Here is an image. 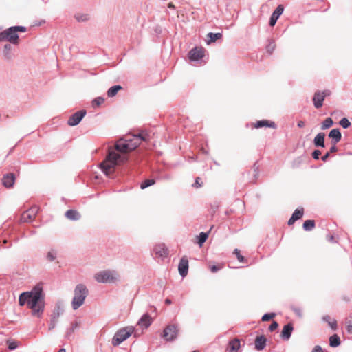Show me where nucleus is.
I'll list each match as a JSON object with an SVG mask.
<instances>
[{"mask_svg": "<svg viewBox=\"0 0 352 352\" xmlns=\"http://www.w3.org/2000/svg\"><path fill=\"white\" fill-rule=\"evenodd\" d=\"M28 307L32 309V315L40 317L44 311V296L43 288L40 285L35 286L31 292H28Z\"/></svg>", "mask_w": 352, "mask_h": 352, "instance_id": "nucleus-1", "label": "nucleus"}, {"mask_svg": "<svg viewBox=\"0 0 352 352\" xmlns=\"http://www.w3.org/2000/svg\"><path fill=\"white\" fill-rule=\"evenodd\" d=\"M89 294V290L86 285L78 284L74 290V297L72 300V307L74 310L78 309L81 307Z\"/></svg>", "mask_w": 352, "mask_h": 352, "instance_id": "nucleus-2", "label": "nucleus"}, {"mask_svg": "<svg viewBox=\"0 0 352 352\" xmlns=\"http://www.w3.org/2000/svg\"><path fill=\"white\" fill-rule=\"evenodd\" d=\"M120 158V155L116 151H109L105 160L100 164L102 171L108 175L111 173V169L117 165Z\"/></svg>", "mask_w": 352, "mask_h": 352, "instance_id": "nucleus-3", "label": "nucleus"}, {"mask_svg": "<svg viewBox=\"0 0 352 352\" xmlns=\"http://www.w3.org/2000/svg\"><path fill=\"white\" fill-rule=\"evenodd\" d=\"M133 327H127L118 330L112 339V344L115 346L120 344L123 341L129 338L133 331Z\"/></svg>", "mask_w": 352, "mask_h": 352, "instance_id": "nucleus-4", "label": "nucleus"}, {"mask_svg": "<svg viewBox=\"0 0 352 352\" xmlns=\"http://www.w3.org/2000/svg\"><path fill=\"white\" fill-rule=\"evenodd\" d=\"M0 41H9L11 44L17 45L19 35L12 26L0 32Z\"/></svg>", "mask_w": 352, "mask_h": 352, "instance_id": "nucleus-5", "label": "nucleus"}, {"mask_svg": "<svg viewBox=\"0 0 352 352\" xmlns=\"http://www.w3.org/2000/svg\"><path fill=\"white\" fill-rule=\"evenodd\" d=\"M64 311V307L61 302H58L51 314V318L49 323L48 329L50 331L54 329L58 320V318Z\"/></svg>", "mask_w": 352, "mask_h": 352, "instance_id": "nucleus-6", "label": "nucleus"}, {"mask_svg": "<svg viewBox=\"0 0 352 352\" xmlns=\"http://www.w3.org/2000/svg\"><path fill=\"white\" fill-rule=\"evenodd\" d=\"M116 275V274L115 272L103 270L96 273L94 276V278L98 283H112L117 279Z\"/></svg>", "mask_w": 352, "mask_h": 352, "instance_id": "nucleus-7", "label": "nucleus"}, {"mask_svg": "<svg viewBox=\"0 0 352 352\" xmlns=\"http://www.w3.org/2000/svg\"><path fill=\"white\" fill-rule=\"evenodd\" d=\"M331 94L329 90H324L322 91H317L315 92L313 97L314 105L316 109H319L322 107L323 102L326 96Z\"/></svg>", "mask_w": 352, "mask_h": 352, "instance_id": "nucleus-8", "label": "nucleus"}, {"mask_svg": "<svg viewBox=\"0 0 352 352\" xmlns=\"http://www.w3.org/2000/svg\"><path fill=\"white\" fill-rule=\"evenodd\" d=\"M38 212V208L36 206H32L21 214V221L22 222L30 223L34 220Z\"/></svg>", "mask_w": 352, "mask_h": 352, "instance_id": "nucleus-9", "label": "nucleus"}, {"mask_svg": "<svg viewBox=\"0 0 352 352\" xmlns=\"http://www.w3.org/2000/svg\"><path fill=\"white\" fill-rule=\"evenodd\" d=\"M178 330L175 325H168L163 331L162 337L166 341H173L177 336Z\"/></svg>", "mask_w": 352, "mask_h": 352, "instance_id": "nucleus-10", "label": "nucleus"}, {"mask_svg": "<svg viewBox=\"0 0 352 352\" xmlns=\"http://www.w3.org/2000/svg\"><path fill=\"white\" fill-rule=\"evenodd\" d=\"M117 151L122 153H128L135 149V145H129L125 138L120 139L115 145Z\"/></svg>", "mask_w": 352, "mask_h": 352, "instance_id": "nucleus-11", "label": "nucleus"}, {"mask_svg": "<svg viewBox=\"0 0 352 352\" xmlns=\"http://www.w3.org/2000/svg\"><path fill=\"white\" fill-rule=\"evenodd\" d=\"M87 112L85 110L78 111L72 114L68 120V124L72 126L78 125L82 120Z\"/></svg>", "mask_w": 352, "mask_h": 352, "instance_id": "nucleus-12", "label": "nucleus"}, {"mask_svg": "<svg viewBox=\"0 0 352 352\" xmlns=\"http://www.w3.org/2000/svg\"><path fill=\"white\" fill-rule=\"evenodd\" d=\"M189 58L193 61H197L204 56V49L202 47H194L189 52Z\"/></svg>", "mask_w": 352, "mask_h": 352, "instance_id": "nucleus-13", "label": "nucleus"}, {"mask_svg": "<svg viewBox=\"0 0 352 352\" xmlns=\"http://www.w3.org/2000/svg\"><path fill=\"white\" fill-rule=\"evenodd\" d=\"M178 270L182 278L186 276L188 271V260L186 256H183L179 261Z\"/></svg>", "mask_w": 352, "mask_h": 352, "instance_id": "nucleus-14", "label": "nucleus"}, {"mask_svg": "<svg viewBox=\"0 0 352 352\" xmlns=\"http://www.w3.org/2000/svg\"><path fill=\"white\" fill-rule=\"evenodd\" d=\"M284 11V7L283 5H278L275 10L272 12L269 24L270 26H274L279 16L283 14Z\"/></svg>", "mask_w": 352, "mask_h": 352, "instance_id": "nucleus-15", "label": "nucleus"}, {"mask_svg": "<svg viewBox=\"0 0 352 352\" xmlns=\"http://www.w3.org/2000/svg\"><path fill=\"white\" fill-rule=\"evenodd\" d=\"M153 251L156 255L161 258H164L168 255V248L165 246L164 244H158L156 245L153 249Z\"/></svg>", "mask_w": 352, "mask_h": 352, "instance_id": "nucleus-16", "label": "nucleus"}, {"mask_svg": "<svg viewBox=\"0 0 352 352\" xmlns=\"http://www.w3.org/2000/svg\"><path fill=\"white\" fill-rule=\"evenodd\" d=\"M15 181V176L14 173H8L3 175L2 178V184L6 188H11L13 186Z\"/></svg>", "mask_w": 352, "mask_h": 352, "instance_id": "nucleus-17", "label": "nucleus"}, {"mask_svg": "<svg viewBox=\"0 0 352 352\" xmlns=\"http://www.w3.org/2000/svg\"><path fill=\"white\" fill-rule=\"evenodd\" d=\"M294 327L292 323H288L283 327L281 332V338L283 340H289L292 336Z\"/></svg>", "mask_w": 352, "mask_h": 352, "instance_id": "nucleus-18", "label": "nucleus"}, {"mask_svg": "<svg viewBox=\"0 0 352 352\" xmlns=\"http://www.w3.org/2000/svg\"><path fill=\"white\" fill-rule=\"evenodd\" d=\"M152 323V318L148 314H144L142 316L138 322V324L145 328H148Z\"/></svg>", "mask_w": 352, "mask_h": 352, "instance_id": "nucleus-19", "label": "nucleus"}, {"mask_svg": "<svg viewBox=\"0 0 352 352\" xmlns=\"http://www.w3.org/2000/svg\"><path fill=\"white\" fill-rule=\"evenodd\" d=\"M329 137L332 139V143L336 144L341 140L342 134L339 129H333L329 132Z\"/></svg>", "mask_w": 352, "mask_h": 352, "instance_id": "nucleus-20", "label": "nucleus"}, {"mask_svg": "<svg viewBox=\"0 0 352 352\" xmlns=\"http://www.w3.org/2000/svg\"><path fill=\"white\" fill-rule=\"evenodd\" d=\"M3 55L5 59L10 60L14 57L12 47L10 43H6L3 46Z\"/></svg>", "mask_w": 352, "mask_h": 352, "instance_id": "nucleus-21", "label": "nucleus"}, {"mask_svg": "<svg viewBox=\"0 0 352 352\" xmlns=\"http://www.w3.org/2000/svg\"><path fill=\"white\" fill-rule=\"evenodd\" d=\"M267 339L264 336H257L255 339V349L258 351L263 350L266 346Z\"/></svg>", "mask_w": 352, "mask_h": 352, "instance_id": "nucleus-22", "label": "nucleus"}, {"mask_svg": "<svg viewBox=\"0 0 352 352\" xmlns=\"http://www.w3.org/2000/svg\"><path fill=\"white\" fill-rule=\"evenodd\" d=\"M324 138L325 134L324 133H318L314 140L315 146L324 148L325 146Z\"/></svg>", "mask_w": 352, "mask_h": 352, "instance_id": "nucleus-23", "label": "nucleus"}, {"mask_svg": "<svg viewBox=\"0 0 352 352\" xmlns=\"http://www.w3.org/2000/svg\"><path fill=\"white\" fill-rule=\"evenodd\" d=\"M65 217L71 221H78L80 219V214L76 210H68L65 214Z\"/></svg>", "mask_w": 352, "mask_h": 352, "instance_id": "nucleus-24", "label": "nucleus"}, {"mask_svg": "<svg viewBox=\"0 0 352 352\" xmlns=\"http://www.w3.org/2000/svg\"><path fill=\"white\" fill-rule=\"evenodd\" d=\"M263 126H267L272 129L276 128V124L274 122H269L266 120H259L256 122L254 124V127L256 129L263 127Z\"/></svg>", "mask_w": 352, "mask_h": 352, "instance_id": "nucleus-25", "label": "nucleus"}, {"mask_svg": "<svg viewBox=\"0 0 352 352\" xmlns=\"http://www.w3.org/2000/svg\"><path fill=\"white\" fill-rule=\"evenodd\" d=\"M240 348V342L239 339H234L229 342L227 349L228 352H236Z\"/></svg>", "mask_w": 352, "mask_h": 352, "instance_id": "nucleus-26", "label": "nucleus"}, {"mask_svg": "<svg viewBox=\"0 0 352 352\" xmlns=\"http://www.w3.org/2000/svg\"><path fill=\"white\" fill-rule=\"evenodd\" d=\"M207 37L208 38V40L207 41V43L210 44L212 42H215L218 39H220L222 37V34L220 32H217V33L209 32L207 34Z\"/></svg>", "mask_w": 352, "mask_h": 352, "instance_id": "nucleus-27", "label": "nucleus"}, {"mask_svg": "<svg viewBox=\"0 0 352 352\" xmlns=\"http://www.w3.org/2000/svg\"><path fill=\"white\" fill-rule=\"evenodd\" d=\"M322 320L324 322H326L328 323V324L329 325V327L333 329V330H336L337 329V321L335 320V319H333L332 320H331V317L328 315H325L322 317Z\"/></svg>", "mask_w": 352, "mask_h": 352, "instance_id": "nucleus-28", "label": "nucleus"}, {"mask_svg": "<svg viewBox=\"0 0 352 352\" xmlns=\"http://www.w3.org/2000/svg\"><path fill=\"white\" fill-rule=\"evenodd\" d=\"M79 326V324L78 322H74L72 324L71 327L67 330L65 337L67 339L70 340L73 337V333Z\"/></svg>", "mask_w": 352, "mask_h": 352, "instance_id": "nucleus-29", "label": "nucleus"}, {"mask_svg": "<svg viewBox=\"0 0 352 352\" xmlns=\"http://www.w3.org/2000/svg\"><path fill=\"white\" fill-rule=\"evenodd\" d=\"M329 344L331 347H337L340 344V337L334 334L329 338Z\"/></svg>", "mask_w": 352, "mask_h": 352, "instance_id": "nucleus-30", "label": "nucleus"}, {"mask_svg": "<svg viewBox=\"0 0 352 352\" xmlns=\"http://www.w3.org/2000/svg\"><path fill=\"white\" fill-rule=\"evenodd\" d=\"M29 295L28 292H23L19 296V303L21 306L24 305L25 304H27L28 305V300H29Z\"/></svg>", "mask_w": 352, "mask_h": 352, "instance_id": "nucleus-31", "label": "nucleus"}, {"mask_svg": "<svg viewBox=\"0 0 352 352\" xmlns=\"http://www.w3.org/2000/svg\"><path fill=\"white\" fill-rule=\"evenodd\" d=\"M122 89V87L120 85L112 86L107 91V96L109 97H113L117 94L118 91L121 90Z\"/></svg>", "mask_w": 352, "mask_h": 352, "instance_id": "nucleus-32", "label": "nucleus"}, {"mask_svg": "<svg viewBox=\"0 0 352 352\" xmlns=\"http://www.w3.org/2000/svg\"><path fill=\"white\" fill-rule=\"evenodd\" d=\"M302 227L305 231H311L315 227V221L314 220H307L303 223Z\"/></svg>", "mask_w": 352, "mask_h": 352, "instance_id": "nucleus-33", "label": "nucleus"}, {"mask_svg": "<svg viewBox=\"0 0 352 352\" xmlns=\"http://www.w3.org/2000/svg\"><path fill=\"white\" fill-rule=\"evenodd\" d=\"M333 124V121L331 118H327L321 124V129L326 130Z\"/></svg>", "mask_w": 352, "mask_h": 352, "instance_id": "nucleus-34", "label": "nucleus"}, {"mask_svg": "<svg viewBox=\"0 0 352 352\" xmlns=\"http://www.w3.org/2000/svg\"><path fill=\"white\" fill-rule=\"evenodd\" d=\"M303 214H304V208H297L296 210H294L292 217L297 221V220L301 219L303 217Z\"/></svg>", "mask_w": 352, "mask_h": 352, "instance_id": "nucleus-35", "label": "nucleus"}, {"mask_svg": "<svg viewBox=\"0 0 352 352\" xmlns=\"http://www.w3.org/2000/svg\"><path fill=\"white\" fill-rule=\"evenodd\" d=\"M57 257V251L54 249H51L46 255V258L47 261L52 262Z\"/></svg>", "mask_w": 352, "mask_h": 352, "instance_id": "nucleus-36", "label": "nucleus"}, {"mask_svg": "<svg viewBox=\"0 0 352 352\" xmlns=\"http://www.w3.org/2000/svg\"><path fill=\"white\" fill-rule=\"evenodd\" d=\"M208 237V233H206V232H201L199 234V235L198 236V244L199 245V246H201L207 240Z\"/></svg>", "mask_w": 352, "mask_h": 352, "instance_id": "nucleus-37", "label": "nucleus"}, {"mask_svg": "<svg viewBox=\"0 0 352 352\" xmlns=\"http://www.w3.org/2000/svg\"><path fill=\"white\" fill-rule=\"evenodd\" d=\"M74 17L78 22H85L89 19V16L87 14H76Z\"/></svg>", "mask_w": 352, "mask_h": 352, "instance_id": "nucleus-38", "label": "nucleus"}, {"mask_svg": "<svg viewBox=\"0 0 352 352\" xmlns=\"http://www.w3.org/2000/svg\"><path fill=\"white\" fill-rule=\"evenodd\" d=\"M125 140L129 145H135V148L140 145V142H138V139H135L133 136L132 138L131 136L126 137Z\"/></svg>", "mask_w": 352, "mask_h": 352, "instance_id": "nucleus-39", "label": "nucleus"}, {"mask_svg": "<svg viewBox=\"0 0 352 352\" xmlns=\"http://www.w3.org/2000/svg\"><path fill=\"white\" fill-rule=\"evenodd\" d=\"M133 137L135 139H138V142L140 144L142 141H146L148 140V135L147 133H140L137 135H134Z\"/></svg>", "mask_w": 352, "mask_h": 352, "instance_id": "nucleus-40", "label": "nucleus"}, {"mask_svg": "<svg viewBox=\"0 0 352 352\" xmlns=\"http://www.w3.org/2000/svg\"><path fill=\"white\" fill-rule=\"evenodd\" d=\"M276 48V44L273 40L269 41L268 45L266 46V50L270 54H272L274 50Z\"/></svg>", "mask_w": 352, "mask_h": 352, "instance_id": "nucleus-41", "label": "nucleus"}, {"mask_svg": "<svg viewBox=\"0 0 352 352\" xmlns=\"http://www.w3.org/2000/svg\"><path fill=\"white\" fill-rule=\"evenodd\" d=\"M154 184H155V180L146 179L140 184V188H141V189H144L146 188H148V187L153 185Z\"/></svg>", "mask_w": 352, "mask_h": 352, "instance_id": "nucleus-42", "label": "nucleus"}, {"mask_svg": "<svg viewBox=\"0 0 352 352\" xmlns=\"http://www.w3.org/2000/svg\"><path fill=\"white\" fill-rule=\"evenodd\" d=\"M6 343L8 344V348L10 351H13L18 347L17 342L14 340H7Z\"/></svg>", "mask_w": 352, "mask_h": 352, "instance_id": "nucleus-43", "label": "nucleus"}, {"mask_svg": "<svg viewBox=\"0 0 352 352\" xmlns=\"http://www.w3.org/2000/svg\"><path fill=\"white\" fill-rule=\"evenodd\" d=\"M340 124L344 128L347 129L351 126V122L346 118H343L340 121Z\"/></svg>", "mask_w": 352, "mask_h": 352, "instance_id": "nucleus-44", "label": "nucleus"}, {"mask_svg": "<svg viewBox=\"0 0 352 352\" xmlns=\"http://www.w3.org/2000/svg\"><path fill=\"white\" fill-rule=\"evenodd\" d=\"M276 314L274 313H266L262 316V321H268L272 319Z\"/></svg>", "mask_w": 352, "mask_h": 352, "instance_id": "nucleus-45", "label": "nucleus"}, {"mask_svg": "<svg viewBox=\"0 0 352 352\" xmlns=\"http://www.w3.org/2000/svg\"><path fill=\"white\" fill-rule=\"evenodd\" d=\"M104 102V99L102 97H98V98H96L92 103H93V106L94 107H96V106H100V104H102L103 102Z\"/></svg>", "mask_w": 352, "mask_h": 352, "instance_id": "nucleus-46", "label": "nucleus"}, {"mask_svg": "<svg viewBox=\"0 0 352 352\" xmlns=\"http://www.w3.org/2000/svg\"><path fill=\"white\" fill-rule=\"evenodd\" d=\"M234 254H236L237 259L239 262L242 263L244 261V257L240 254V251L238 249H234Z\"/></svg>", "mask_w": 352, "mask_h": 352, "instance_id": "nucleus-47", "label": "nucleus"}, {"mask_svg": "<svg viewBox=\"0 0 352 352\" xmlns=\"http://www.w3.org/2000/svg\"><path fill=\"white\" fill-rule=\"evenodd\" d=\"M346 331L349 334H352V320H346Z\"/></svg>", "mask_w": 352, "mask_h": 352, "instance_id": "nucleus-48", "label": "nucleus"}, {"mask_svg": "<svg viewBox=\"0 0 352 352\" xmlns=\"http://www.w3.org/2000/svg\"><path fill=\"white\" fill-rule=\"evenodd\" d=\"M12 28L14 30V31L17 33V32H25L26 31V28L24 26H12Z\"/></svg>", "mask_w": 352, "mask_h": 352, "instance_id": "nucleus-49", "label": "nucleus"}, {"mask_svg": "<svg viewBox=\"0 0 352 352\" xmlns=\"http://www.w3.org/2000/svg\"><path fill=\"white\" fill-rule=\"evenodd\" d=\"M321 152L319 150H315L312 153V157L314 160H319Z\"/></svg>", "mask_w": 352, "mask_h": 352, "instance_id": "nucleus-50", "label": "nucleus"}, {"mask_svg": "<svg viewBox=\"0 0 352 352\" xmlns=\"http://www.w3.org/2000/svg\"><path fill=\"white\" fill-rule=\"evenodd\" d=\"M278 322H276V321H273V322H272V324H271L270 325V327H269V330H270V331H274L275 329H276L278 328Z\"/></svg>", "mask_w": 352, "mask_h": 352, "instance_id": "nucleus-51", "label": "nucleus"}, {"mask_svg": "<svg viewBox=\"0 0 352 352\" xmlns=\"http://www.w3.org/2000/svg\"><path fill=\"white\" fill-rule=\"evenodd\" d=\"M253 169H254V176L255 178H257L258 176V166H257L256 163H255L254 164Z\"/></svg>", "mask_w": 352, "mask_h": 352, "instance_id": "nucleus-52", "label": "nucleus"}, {"mask_svg": "<svg viewBox=\"0 0 352 352\" xmlns=\"http://www.w3.org/2000/svg\"><path fill=\"white\" fill-rule=\"evenodd\" d=\"M192 186L193 187H195V188H199V187H201L202 186V184L199 183V178L197 177L196 179H195V183L192 184Z\"/></svg>", "mask_w": 352, "mask_h": 352, "instance_id": "nucleus-53", "label": "nucleus"}, {"mask_svg": "<svg viewBox=\"0 0 352 352\" xmlns=\"http://www.w3.org/2000/svg\"><path fill=\"white\" fill-rule=\"evenodd\" d=\"M311 352H323V351H322V347L320 346L316 345L312 349Z\"/></svg>", "mask_w": 352, "mask_h": 352, "instance_id": "nucleus-54", "label": "nucleus"}, {"mask_svg": "<svg viewBox=\"0 0 352 352\" xmlns=\"http://www.w3.org/2000/svg\"><path fill=\"white\" fill-rule=\"evenodd\" d=\"M293 310L297 316H298L299 317H302V311H301L300 309L294 308Z\"/></svg>", "mask_w": 352, "mask_h": 352, "instance_id": "nucleus-55", "label": "nucleus"}, {"mask_svg": "<svg viewBox=\"0 0 352 352\" xmlns=\"http://www.w3.org/2000/svg\"><path fill=\"white\" fill-rule=\"evenodd\" d=\"M327 240L331 243H336L337 241L335 240L334 236L333 235H328L327 236Z\"/></svg>", "mask_w": 352, "mask_h": 352, "instance_id": "nucleus-56", "label": "nucleus"}, {"mask_svg": "<svg viewBox=\"0 0 352 352\" xmlns=\"http://www.w3.org/2000/svg\"><path fill=\"white\" fill-rule=\"evenodd\" d=\"M219 270V267H217V265H212V266L210 267V271H211L212 272H213V273L217 272Z\"/></svg>", "mask_w": 352, "mask_h": 352, "instance_id": "nucleus-57", "label": "nucleus"}, {"mask_svg": "<svg viewBox=\"0 0 352 352\" xmlns=\"http://www.w3.org/2000/svg\"><path fill=\"white\" fill-rule=\"evenodd\" d=\"M337 151V147L336 146V144H333V146H332L331 148H330V150L329 151V153H334V152H336Z\"/></svg>", "mask_w": 352, "mask_h": 352, "instance_id": "nucleus-58", "label": "nucleus"}, {"mask_svg": "<svg viewBox=\"0 0 352 352\" xmlns=\"http://www.w3.org/2000/svg\"><path fill=\"white\" fill-rule=\"evenodd\" d=\"M330 155V153L329 152H327L325 155H324L322 157H321V160L323 161V162H325L327 161V160L328 159V157H329Z\"/></svg>", "mask_w": 352, "mask_h": 352, "instance_id": "nucleus-59", "label": "nucleus"}, {"mask_svg": "<svg viewBox=\"0 0 352 352\" xmlns=\"http://www.w3.org/2000/svg\"><path fill=\"white\" fill-rule=\"evenodd\" d=\"M296 221V220L295 219H294L292 217H291L290 219H289L287 223L289 226H291V225L294 224Z\"/></svg>", "mask_w": 352, "mask_h": 352, "instance_id": "nucleus-60", "label": "nucleus"}, {"mask_svg": "<svg viewBox=\"0 0 352 352\" xmlns=\"http://www.w3.org/2000/svg\"><path fill=\"white\" fill-rule=\"evenodd\" d=\"M305 126V122L300 120L298 122V126L300 128H302Z\"/></svg>", "mask_w": 352, "mask_h": 352, "instance_id": "nucleus-61", "label": "nucleus"}, {"mask_svg": "<svg viewBox=\"0 0 352 352\" xmlns=\"http://www.w3.org/2000/svg\"><path fill=\"white\" fill-rule=\"evenodd\" d=\"M165 303H166V305H170V304L172 303V301H171V300H170V299H169V298H166V299L165 300Z\"/></svg>", "mask_w": 352, "mask_h": 352, "instance_id": "nucleus-62", "label": "nucleus"}, {"mask_svg": "<svg viewBox=\"0 0 352 352\" xmlns=\"http://www.w3.org/2000/svg\"><path fill=\"white\" fill-rule=\"evenodd\" d=\"M58 352H65V349H60Z\"/></svg>", "mask_w": 352, "mask_h": 352, "instance_id": "nucleus-63", "label": "nucleus"}, {"mask_svg": "<svg viewBox=\"0 0 352 352\" xmlns=\"http://www.w3.org/2000/svg\"><path fill=\"white\" fill-rule=\"evenodd\" d=\"M192 352H199V351H196V350H195V351H193Z\"/></svg>", "mask_w": 352, "mask_h": 352, "instance_id": "nucleus-64", "label": "nucleus"}]
</instances>
